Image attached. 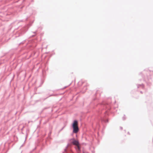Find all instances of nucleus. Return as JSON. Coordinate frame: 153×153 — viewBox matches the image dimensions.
I'll list each match as a JSON object with an SVG mask.
<instances>
[{
	"label": "nucleus",
	"mask_w": 153,
	"mask_h": 153,
	"mask_svg": "<svg viewBox=\"0 0 153 153\" xmlns=\"http://www.w3.org/2000/svg\"><path fill=\"white\" fill-rule=\"evenodd\" d=\"M72 127L73 129V132L75 133H76L79 130L78 127V122L76 120L74 121L72 124Z\"/></svg>",
	"instance_id": "f257e3e1"
},
{
	"label": "nucleus",
	"mask_w": 153,
	"mask_h": 153,
	"mask_svg": "<svg viewBox=\"0 0 153 153\" xmlns=\"http://www.w3.org/2000/svg\"><path fill=\"white\" fill-rule=\"evenodd\" d=\"M70 141L74 145L76 146H77V149L78 150H80V147L79 143L78 141L76 140L74 138H73L70 140Z\"/></svg>",
	"instance_id": "f03ea898"
}]
</instances>
